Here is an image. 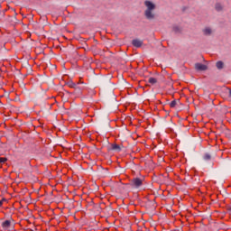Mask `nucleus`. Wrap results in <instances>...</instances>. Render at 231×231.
Returning <instances> with one entry per match:
<instances>
[{
  "mask_svg": "<svg viewBox=\"0 0 231 231\" xmlns=\"http://www.w3.org/2000/svg\"><path fill=\"white\" fill-rule=\"evenodd\" d=\"M143 5L145 7L143 15L147 21H154L156 19V14L154 10H156V4L151 0H145L143 2Z\"/></svg>",
  "mask_w": 231,
  "mask_h": 231,
  "instance_id": "1",
  "label": "nucleus"
},
{
  "mask_svg": "<svg viewBox=\"0 0 231 231\" xmlns=\"http://www.w3.org/2000/svg\"><path fill=\"white\" fill-rule=\"evenodd\" d=\"M129 185L131 189H140L143 185V179L134 178L130 180Z\"/></svg>",
  "mask_w": 231,
  "mask_h": 231,
  "instance_id": "2",
  "label": "nucleus"
},
{
  "mask_svg": "<svg viewBox=\"0 0 231 231\" xmlns=\"http://www.w3.org/2000/svg\"><path fill=\"white\" fill-rule=\"evenodd\" d=\"M13 222H14L13 219L5 220V221L2 222L1 226H2L3 230H8L9 228H11Z\"/></svg>",
  "mask_w": 231,
  "mask_h": 231,
  "instance_id": "3",
  "label": "nucleus"
},
{
  "mask_svg": "<svg viewBox=\"0 0 231 231\" xmlns=\"http://www.w3.org/2000/svg\"><path fill=\"white\" fill-rule=\"evenodd\" d=\"M195 69H197V71H207L208 67L203 63H196Z\"/></svg>",
  "mask_w": 231,
  "mask_h": 231,
  "instance_id": "4",
  "label": "nucleus"
},
{
  "mask_svg": "<svg viewBox=\"0 0 231 231\" xmlns=\"http://www.w3.org/2000/svg\"><path fill=\"white\" fill-rule=\"evenodd\" d=\"M215 10L216 12L221 13L225 11V5L221 4L220 2H217L215 4Z\"/></svg>",
  "mask_w": 231,
  "mask_h": 231,
  "instance_id": "5",
  "label": "nucleus"
},
{
  "mask_svg": "<svg viewBox=\"0 0 231 231\" xmlns=\"http://www.w3.org/2000/svg\"><path fill=\"white\" fill-rule=\"evenodd\" d=\"M132 44L133 46H134V48H142V46L143 45V41L134 39L132 41Z\"/></svg>",
  "mask_w": 231,
  "mask_h": 231,
  "instance_id": "6",
  "label": "nucleus"
},
{
  "mask_svg": "<svg viewBox=\"0 0 231 231\" xmlns=\"http://www.w3.org/2000/svg\"><path fill=\"white\" fill-rule=\"evenodd\" d=\"M203 35H206L207 37L210 36L213 33L212 28L210 27H205L202 30Z\"/></svg>",
  "mask_w": 231,
  "mask_h": 231,
  "instance_id": "7",
  "label": "nucleus"
},
{
  "mask_svg": "<svg viewBox=\"0 0 231 231\" xmlns=\"http://www.w3.org/2000/svg\"><path fill=\"white\" fill-rule=\"evenodd\" d=\"M111 150L116 151V152H120V151H122V146H120V144L114 143L111 145Z\"/></svg>",
  "mask_w": 231,
  "mask_h": 231,
  "instance_id": "8",
  "label": "nucleus"
},
{
  "mask_svg": "<svg viewBox=\"0 0 231 231\" xmlns=\"http://www.w3.org/2000/svg\"><path fill=\"white\" fill-rule=\"evenodd\" d=\"M202 159L204 160V162H210V160H212V154L208 152L204 153V155L202 156Z\"/></svg>",
  "mask_w": 231,
  "mask_h": 231,
  "instance_id": "9",
  "label": "nucleus"
},
{
  "mask_svg": "<svg viewBox=\"0 0 231 231\" xmlns=\"http://www.w3.org/2000/svg\"><path fill=\"white\" fill-rule=\"evenodd\" d=\"M67 86L69 88H72L73 89H79V87H77V84H75L73 81H68Z\"/></svg>",
  "mask_w": 231,
  "mask_h": 231,
  "instance_id": "10",
  "label": "nucleus"
},
{
  "mask_svg": "<svg viewBox=\"0 0 231 231\" xmlns=\"http://www.w3.org/2000/svg\"><path fill=\"white\" fill-rule=\"evenodd\" d=\"M172 30H173L174 33H181V31H182L181 27L178 26V25H174L172 27Z\"/></svg>",
  "mask_w": 231,
  "mask_h": 231,
  "instance_id": "11",
  "label": "nucleus"
},
{
  "mask_svg": "<svg viewBox=\"0 0 231 231\" xmlns=\"http://www.w3.org/2000/svg\"><path fill=\"white\" fill-rule=\"evenodd\" d=\"M216 67L217 68V69H223V68H225V63L223 61H217L216 63Z\"/></svg>",
  "mask_w": 231,
  "mask_h": 231,
  "instance_id": "12",
  "label": "nucleus"
},
{
  "mask_svg": "<svg viewBox=\"0 0 231 231\" xmlns=\"http://www.w3.org/2000/svg\"><path fill=\"white\" fill-rule=\"evenodd\" d=\"M148 82L149 84L154 85L158 82V79L156 78H149Z\"/></svg>",
  "mask_w": 231,
  "mask_h": 231,
  "instance_id": "13",
  "label": "nucleus"
},
{
  "mask_svg": "<svg viewBox=\"0 0 231 231\" xmlns=\"http://www.w3.org/2000/svg\"><path fill=\"white\" fill-rule=\"evenodd\" d=\"M176 104H178V102L176 100H173L170 103V107H176Z\"/></svg>",
  "mask_w": 231,
  "mask_h": 231,
  "instance_id": "14",
  "label": "nucleus"
},
{
  "mask_svg": "<svg viewBox=\"0 0 231 231\" xmlns=\"http://www.w3.org/2000/svg\"><path fill=\"white\" fill-rule=\"evenodd\" d=\"M7 159L5 157H0V163L6 162Z\"/></svg>",
  "mask_w": 231,
  "mask_h": 231,
  "instance_id": "15",
  "label": "nucleus"
},
{
  "mask_svg": "<svg viewBox=\"0 0 231 231\" xmlns=\"http://www.w3.org/2000/svg\"><path fill=\"white\" fill-rule=\"evenodd\" d=\"M5 201H6V199H3L2 200H0V207H3V203H5Z\"/></svg>",
  "mask_w": 231,
  "mask_h": 231,
  "instance_id": "16",
  "label": "nucleus"
},
{
  "mask_svg": "<svg viewBox=\"0 0 231 231\" xmlns=\"http://www.w3.org/2000/svg\"><path fill=\"white\" fill-rule=\"evenodd\" d=\"M76 91H80V88L78 87V88H75Z\"/></svg>",
  "mask_w": 231,
  "mask_h": 231,
  "instance_id": "17",
  "label": "nucleus"
},
{
  "mask_svg": "<svg viewBox=\"0 0 231 231\" xmlns=\"http://www.w3.org/2000/svg\"><path fill=\"white\" fill-rule=\"evenodd\" d=\"M229 97L231 98V89H229Z\"/></svg>",
  "mask_w": 231,
  "mask_h": 231,
  "instance_id": "18",
  "label": "nucleus"
},
{
  "mask_svg": "<svg viewBox=\"0 0 231 231\" xmlns=\"http://www.w3.org/2000/svg\"><path fill=\"white\" fill-rule=\"evenodd\" d=\"M228 211H229V212H230V214H231V207H229V208H228Z\"/></svg>",
  "mask_w": 231,
  "mask_h": 231,
  "instance_id": "19",
  "label": "nucleus"
}]
</instances>
